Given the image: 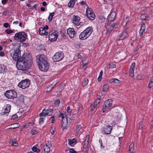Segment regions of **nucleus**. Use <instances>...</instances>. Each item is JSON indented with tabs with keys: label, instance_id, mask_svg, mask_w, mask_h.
<instances>
[{
	"label": "nucleus",
	"instance_id": "f257e3e1",
	"mask_svg": "<svg viewBox=\"0 0 153 153\" xmlns=\"http://www.w3.org/2000/svg\"><path fill=\"white\" fill-rule=\"evenodd\" d=\"M32 64V59L30 55L24 53L19 58L16 63V66L19 70H26L29 68Z\"/></svg>",
	"mask_w": 153,
	"mask_h": 153
},
{
	"label": "nucleus",
	"instance_id": "f03ea898",
	"mask_svg": "<svg viewBox=\"0 0 153 153\" xmlns=\"http://www.w3.org/2000/svg\"><path fill=\"white\" fill-rule=\"evenodd\" d=\"M93 31V28L92 27H87L80 33L79 36V39L82 40L86 39L91 35Z\"/></svg>",
	"mask_w": 153,
	"mask_h": 153
},
{
	"label": "nucleus",
	"instance_id": "7ed1b4c3",
	"mask_svg": "<svg viewBox=\"0 0 153 153\" xmlns=\"http://www.w3.org/2000/svg\"><path fill=\"white\" fill-rule=\"evenodd\" d=\"M27 37V36L24 32H20L16 33L14 36V39L19 42L25 41Z\"/></svg>",
	"mask_w": 153,
	"mask_h": 153
},
{
	"label": "nucleus",
	"instance_id": "20e7f679",
	"mask_svg": "<svg viewBox=\"0 0 153 153\" xmlns=\"http://www.w3.org/2000/svg\"><path fill=\"white\" fill-rule=\"evenodd\" d=\"M4 95L8 99H14L17 97V94L16 92L14 90L7 91L4 93Z\"/></svg>",
	"mask_w": 153,
	"mask_h": 153
},
{
	"label": "nucleus",
	"instance_id": "39448f33",
	"mask_svg": "<svg viewBox=\"0 0 153 153\" xmlns=\"http://www.w3.org/2000/svg\"><path fill=\"white\" fill-rule=\"evenodd\" d=\"M64 57V53L61 51L56 53L53 57V61L57 62L61 60Z\"/></svg>",
	"mask_w": 153,
	"mask_h": 153
},
{
	"label": "nucleus",
	"instance_id": "423d86ee",
	"mask_svg": "<svg viewBox=\"0 0 153 153\" xmlns=\"http://www.w3.org/2000/svg\"><path fill=\"white\" fill-rule=\"evenodd\" d=\"M36 61L37 64L48 62L46 56L44 54H39L36 56Z\"/></svg>",
	"mask_w": 153,
	"mask_h": 153
},
{
	"label": "nucleus",
	"instance_id": "0eeeda50",
	"mask_svg": "<svg viewBox=\"0 0 153 153\" xmlns=\"http://www.w3.org/2000/svg\"><path fill=\"white\" fill-rule=\"evenodd\" d=\"M112 100L111 99H108L105 101L102 107V111L104 112L107 109L110 108L112 103Z\"/></svg>",
	"mask_w": 153,
	"mask_h": 153
},
{
	"label": "nucleus",
	"instance_id": "6e6552de",
	"mask_svg": "<svg viewBox=\"0 0 153 153\" xmlns=\"http://www.w3.org/2000/svg\"><path fill=\"white\" fill-rule=\"evenodd\" d=\"M30 84V82L28 79H25L22 80L18 84V86L23 89L28 87Z\"/></svg>",
	"mask_w": 153,
	"mask_h": 153
},
{
	"label": "nucleus",
	"instance_id": "1a4fd4ad",
	"mask_svg": "<svg viewBox=\"0 0 153 153\" xmlns=\"http://www.w3.org/2000/svg\"><path fill=\"white\" fill-rule=\"evenodd\" d=\"M86 15L90 20H94L95 18V16L93 11L88 7L86 9Z\"/></svg>",
	"mask_w": 153,
	"mask_h": 153
},
{
	"label": "nucleus",
	"instance_id": "9d476101",
	"mask_svg": "<svg viewBox=\"0 0 153 153\" xmlns=\"http://www.w3.org/2000/svg\"><path fill=\"white\" fill-rule=\"evenodd\" d=\"M48 28L47 25L43 27H40L39 29V34L42 36H47L48 34Z\"/></svg>",
	"mask_w": 153,
	"mask_h": 153
},
{
	"label": "nucleus",
	"instance_id": "9b49d317",
	"mask_svg": "<svg viewBox=\"0 0 153 153\" xmlns=\"http://www.w3.org/2000/svg\"><path fill=\"white\" fill-rule=\"evenodd\" d=\"M37 64L39 69L42 71H46L48 69L49 65L48 62Z\"/></svg>",
	"mask_w": 153,
	"mask_h": 153
},
{
	"label": "nucleus",
	"instance_id": "f8f14e48",
	"mask_svg": "<svg viewBox=\"0 0 153 153\" xmlns=\"http://www.w3.org/2000/svg\"><path fill=\"white\" fill-rule=\"evenodd\" d=\"M21 51L19 49H16L13 54H11V56L13 60L17 62L19 59L20 56Z\"/></svg>",
	"mask_w": 153,
	"mask_h": 153
},
{
	"label": "nucleus",
	"instance_id": "ddd939ff",
	"mask_svg": "<svg viewBox=\"0 0 153 153\" xmlns=\"http://www.w3.org/2000/svg\"><path fill=\"white\" fill-rule=\"evenodd\" d=\"M58 33L56 31L49 33V35L48 36L49 40L52 42L56 41L58 36Z\"/></svg>",
	"mask_w": 153,
	"mask_h": 153
},
{
	"label": "nucleus",
	"instance_id": "4468645a",
	"mask_svg": "<svg viewBox=\"0 0 153 153\" xmlns=\"http://www.w3.org/2000/svg\"><path fill=\"white\" fill-rule=\"evenodd\" d=\"M53 110L52 109H43L42 112L39 114L40 117H45L46 116H50L52 115Z\"/></svg>",
	"mask_w": 153,
	"mask_h": 153
},
{
	"label": "nucleus",
	"instance_id": "2eb2a0df",
	"mask_svg": "<svg viewBox=\"0 0 153 153\" xmlns=\"http://www.w3.org/2000/svg\"><path fill=\"white\" fill-rule=\"evenodd\" d=\"M59 117L62 118V126H63V124L65 123V125L68 124V119L67 117V116L65 114L60 113L59 115Z\"/></svg>",
	"mask_w": 153,
	"mask_h": 153
},
{
	"label": "nucleus",
	"instance_id": "dca6fc26",
	"mask_svg": "<svg viewBox=\"0 0 153 153\" xmlns=\"http://www.w3.org/2000/svg\"><path fill=\"white\" fill-rule=\"evenodd\" d=\"M116 14L115 12L113 10H111L108 17V21H113L116 19Z\"/></svg>",
	"mask_w": 153,
	"mask_h": 153
},
{
	"label": "nucleus",
	"instance_id": "f3484780",
	"mask_svg": "<svg viewBox=\"0 0 153 153\" xmlns=\"http://www.w3.org/2000/svg\"><path fill=\"white\" fill-rule=\"evenodd\" d=\"M80 18L77 16L74 15L72 19L73 23L76 26H79L80 23L79 22Z\"/></svg>",
	"mask_w": 153,
	"mask_h": 153
},
{
	"label": "nucleus",
	"instance_id": "a211bd4d",
	"mask_svg": "<svg viewBox=\"0 0 153 153\" xmlns=\"http://www.w3.org/2000/svg\"><path fill=\"white\" fill-rule=\"evenodd\" d=\"M135 66V63L133 62L130 68L129 71V75L131 77L133 78L134 76V71Z\"/></svg>",
	"mask_w": 153,
	"mask_h": 153
},
{
	"label": "nucleus",
	"instance_id": "6ab92c4d",
	"mask_svg": "<svg viewBox=\"0 0 153 153\" xmlns=\"http://www.w3.org/2000/svg\"><path fill=\"white\" fill-rule=\"evenodd\" d=\"M112 127L110 126H107L102 128V131L105 134H109L111 133Z\"/></svg>",
	"mask_w": 153,
	"mask_h": 153
},
{
	"label": "nucleus",
	"instance_id": "aec40b11",
	"mask_svg": "<svg viewBox=\"0 0 153 153\" xmlns=\"http://www.w3.org/2000/svg\"><path fill=\"white\" fill-rule=\"evenodd\" d=\"M52 147V145L50 142L46 143V146H45L44 150L45 153H49L50 151V149Z\"/></svg>",
	"mask_w": 153,
	"mask_h": 153
},
{
	"label": "nucleus",
	"instance_id": "412c9836",
	"mask_svg": "<svg viewBox=\"0 0 153 153\" xmlns=\"http://www.w3.org/2000/svg\"><path fill=\"white\" fill-rule=\"evenodd\" d=\"M67 33L70 38H73L75 36V32L74 29L69 28L67 30Z\"/></svg>",
	"mask_w": 153,
	"mask_h": 153
},
{
	"label": "nucleus",
	"instance_id": "4be33fe9",
	"mask_svg": "<svg viewBox=\"0 0 153 153\" xmlns=\"http://www.w3.org/2000/svg\"><path fill=\"white\" fill-rule=\"evenodd\" d=\"M24 102V97L22 95H21L18 97V100H16V103L18 105H19L23 103Z\"/></svg>",
	"mask_w": 153,
	"mask_h": 153
},
{
	"label": "nucleus",
	"instance_id": "5701e85b",
	"mask_svg": "<svg viewBox=\"0 0 153 153\" xmlns=\"http://www.w3.org/2000/svg\"><path fill=\"white\" fill-rule=\"evenodd\" d=\"M128 36V34L126 31H123L120 35V40H123Z\"/></svg>",
	"mask_w": 153,
	"mask_h": 153
},
{
	"label": "nucleus",
	"instance_id": "b1692460",
	"mask_svg": "<svg viewBox=\"0 0 153 153\" xmlns=\"http://www.w3.org/2000/svg\"><path fill=\"white\" fill-rule=\"evenodd\" d=\"M145 29V24H143L141 26L140 29V30L139 33L141 36H143V33L144 32Z\"/></svg>",
	"mask_w": 153,
	"mask_h": 153
},
{
	"label": "nucleus",
	"instance_id": "393cba45",
	"mask_svg": "<svg viewBox=\"0 0 153 153\" xmlns=\"http://www.w3.org/2000/svg\"><path fill=\"white\" fill-rule=\"evenodd\" d=\"M11 106L10 105H7L5 108L4 109V111L3 112L4 114H7L9 113L10 111Z\"/></svg>",
	"mask_w": 153,
	"mask_h": 153
},
{
	"label": "nucleus",
	"instance_id": "a878e982",
	"mask_svg": "<svg viewBox=\"0 0 153 153\" xmlns=\"http://www.w3.org/2000/svg\"><path fill=\"white\" fill-rule=\"evenodd\" d=\"M76 0H71L68 4V6L69 7H73L75 4Z\"/></svg>",
	"mask_w": 153,
	"mask_h": 153
},
{
	"label": "nucleus",
	"instance_id": "bb28decb",
	"mask_svg": "<svg viewBox=\"0 0 153 153\" xmlns=\"http://www.w3.org/2000/svg\"><path fill=\"white\" fill-rule=\"evenodd\" d=\"M109 82L111 83L115 84H118L120 83V80L116 78H113L110 79L109 80Z\"/></svg>",
	"mask_w": 153,
	"mask_h": 153
},
{
	"label": "nucleus",
	"instance_id": "cd10ccee",
	"mask_svg": "<svg viewBox=\"0 0 153 153\" xmlns=\"http://www.w3.org/2000/svg\"><path fill=\"white\" fill-rule=\"evenodd\" d=\"M56 83H53L50 85L48 88H47V91L48 92H50L52 89L54 88L55 85H56Z\"/></svg>",
	"mask_w": 153,
	"mask_h": 153
},
{
	"label": "nucleus",
	"instance_id": "c85d7f7f",
	"mask_svg": "<svg viewBox=\"0 0 153 153\" xmlns=\"http://www.w3.org/2000/svg\"><path fill=\"white\" fill-rule=\"evenodd\" d=\"M134 143L133 142H131L129 146V151L130 153H132L134 149Z\"/></svg>",
	"mask_w": 153,
	"mask_h": 153
},
{
	"label": "nucleus",
	"instance_id": "c756f323",
	"mask_svg": "<svg viewBox=\"0 0 153 153\" xmlns=\"http://www.w3.org/2000/svg\"><path fill=\"white\" fill-rule=\"evenodd\" d=\"M76 142V140L75 139H72L68 140V144L69 145L72 146V145L75 143Z\"/></svg>",
	"mask_w": 153,
	"mask_h": 153
},
{
	"label": "nucleus",
	"instance_id": "7c9ffc66",
	"mask_svg": "<svg viewBox=\"0 0 153 153\" xmlns=\"http://www.w3.org/2000/svg\"><path fill=\"white\" fill-rule=\"evenodd\" d=\"M88 79L86 78H84L82 82V86H86L88 84Z\"/></svg>",
	"mask_w": 153,
	"mask_h": 153
},
{
	"label": "nucleus",
	"instance_id": "2f4dec72",
	"mask_svg": "<svg viewBox=\"0 0 153 153\" xmlns=\"http://www.w3.org/2000/svg\"><path fill=\"white\" fill-rule=\"evenodd\" d=\"M82 126L81 125H78L76 126V127L75 131L76 133L78 134L80 130L81 129Z\"/></svg>",
	"mask_w": 153,
	"mask_h": 153
},
{
	"label": "nucleus",
	"instance_id": "473e14b6",
	"mask_svg": "<svg viewBox=\"0 0 153 153\" xmlns=\"http://www.w3.org/2000/svg\"><path fill=\"white\" fill-rule=\"evenodd\" d=\"M148 16L146 14L142 15L140 16V19L143 20H146L148 19Z\"/></svg>",
	"mask_w": 153,
	"mask_h": 153
},
{
	"label": "nucleus",
	"instance_id": "72a5a7b5",
	"mask_svg": "<svg viewBox=\"0 0 153 153\" xmlns=\"http://www.w3.org/2000/svg\"><path fill=\"white\" fill-rule=\"evenodd\" d=\"M109 88L108 85L107 84L104 85L102 88V91L104 92H106Z\"/></svg>",
	"mask_w": 153,
	"mask_h": 153
},
{
	"label": "nucleus",
	"instance_id": "f704fd0d",
	"mask_svg": "<svg viewBox=\"0 0 153 153\" xmlns=\"http://www.w3.org/2000/svg\"><path fill=\"white\" fill-rule=\"evenodd\" d=\"M54 12L51 13L50 14V15L48 18V19L49 22H50L52 20V18L54 16Z\"/></svg>",
	"mask_w": 153,
	"mask_h": 153
},
{
	"label": "nucleus",
	"instance_id": "c9c22d12",
	"mask_svg": "<svg viewBox=\"0 0 153 153\" xmlns=\"http://www.w3.org/2000/svg\"><path fill=\"white\" fill-rule=\"evenodd\" d=\"M32 150L34 152H39L40 151V150L37 148L36 147L34 146L32 148Z\"/></svg>",
	"mask_w": 153,
	"mask_h": 153
},
{
	"label": "nucleus",
	"instance_id": "e433bc0d",
	"mask_svg": "<svg viewBox=\"0 0 153 153\" xmlns=\"http://www.w3.org/2000/svg\"><path fill=\"white\" fill-rule=\"evenodd\" d=\"M103 74L102 71H101L100 73V74L99 77L98 78V80L99 82H100L101 81L102 78V76Z\"/></svg>",
	"mask_w": 153,
	"mask_h": 153
},
{
	"label": "nucleus",
	"instance_id": "4c0bfd02",
	"mask_svg": "<svg viewBox=\"0 0 153 153\" xmlns=\"http://www.w3.org/2000/svg\"><path fill=\"white\" fill-rule=\"evenodd\" d=\"M101 99V97L100 96L98 97L96 100L95 101L94 103H95L96 104H98L100 102Z\"/></svg>",
	"mask_w": 153,
	"mask_h": 153
},
{
	"label": "nucleus",
	"instance_id": "58836bf2",
	"mask_svg": "<svg viewBox=\"0 0 153 153\" xmlns=\"http://www.w3.org/2000/svg\"><path fill=\"white\" fill-rule=\"evenodd\" d=\"M117 25V23L115 22L114 23H113L109 27V29L110 30H113L114 27Z\"/></svg>",
	"mask_w": 153,
	"mask_h": 153
},
{
	"label": "nucleus",
	"instance_id": "ea45409f",
	"mask_svg": "<svg viewBox=\"0 0 153 153\" xmlns=\"http://www.w3.org/2000/svg\"><path fill=\"white\" fill-rule=\"evenodd\" d=\"M108 66V68H115L116 67V65L112 63L109 64Z\"/></svg>",
	"mask_w": 153,
	"mask_h": 153
},
{
	"label": "nucleus",
	"instance_id": "a19ab883",
	"mask_svg": "<svg viewBox=\"0 0 153 153\" xmlns=\"http://www.w3.org/2000/svg\"><path fill=\"white\" fill-rule=\"evenodd\" d=\"M31 133L32 135H34L38 134V131L37 130L33 129L31 131Z\"/></svg>",
	"mask_w": 153,
	"mask_h": 153
},
{
	"label": "nucleus",
	"instance_id": "79ce46f5",
	"mask_svg": "<svg viewBox=\"0 0 153 153\" xmlns=\"http://www.w3.org/2000/svg\"><path fill=\"white\" fill-rule=\"evenodd\" d=\"M5 31L7 34H10L13 32V30H12L9 29H7L5 30Z\"/></svg>",
	"mask_w": 153,
	"mask_h": 153
},
{
	"label": "nucleus",
	"instance_id": "37998d69",
	"mask_svg": "<svg viewBox=\"0 0 153 153\" xmlns=\"http://www.w3.org/2000/svg\"><path fill=\"white\" fill-rule=\"evenodd\" d=\"M88 144H84L83 146L82 151L86 152L87 150Z\"/></svg>",
	"mask_w": 153,
	"mask_h": 153
},
{
	"label": "nucleus",
	"instance_id": "c03bdc74",
	"mask_svg": "<svg viewBox=\"0 0 153 153\" xmlns=\"http://www.w3.org/2000/svg\"><path fill=\"white\" fill-rule=\"evenodd\" d=\"M40 117V118L39 120V123L40 124H41L43 123V122L44 121V120L45 119V117Z\"/></svg>",
	"mask_w": 153,
	"mask_h": 153
},
{
	"label": "nucleus",
	"instance_id": "a18cd8bd",
	"mask_svg": "<svg viewBox=\"0 0 153 153\" xmlns=\"http://www.w3.org/2000/svg\"><path fill=\"white\" fill-rule=\"evenodd\" d=\"M4 68L5 67L4 65H0V73H2Z\"/></svg>",
	"mask_w": 153,
	"mask_h": 153
},
{
	"label": "nucleus",
	"instance_id": "49530a36",
	"mask_svg": "<svg viewBox=\"0 0 153 153\" xmlns=\"http://www.w3.org/2000/svg\"><path fill=\"white\" fill-rule=\"evenodd\" d=\"M67 112L68 113V114H69V115L70 116H71V110L70 107L69 106H68L67 107Z\"/></svg>",
	"mask_w": 153,
	"mask_h": 153
},
{
	"label": "nucleus",
	"instance_id": "de8ad7c7",
	"mask_svg": "<svg viewBox=\"0 0 153 153\" xmlns=\"http://www.w3.org/2000/svg\"><path fill=\"white\" fill-rule=\"evenodd\" d=\"M31 123L30 122H28L23 126V128H28L29 126V125L31 124Z\"/></svg>",
	"mask_w": 153,
	"mask_h": 153
},
{
	"label": "nucleus",
	"instance_id": "09e8293b",
	"mask_svg": "<svg viewBox=\"0 0 153 153\" xmlns=\"http://www.w3.org/2000/svg\"><path fill=\"white\" fill-rule=\"evenodd\" d=\"M153 86V82L149 81V84L148 88L150 89Z\"/></svg>",
	"mask_w": 153,
	"mask_h": 153
},
{
	"label": "nucleus",
	"instance_id": "8fccbe9b",
	"mask_svg": "<svg viewBox=\"0 0 153 153\" xmlns=\"http://www.w3.org/2000/svg\"><path fill=\"white\" fill-rule=\"evenodd\" d=\"M70 153H77V152L75 151L73 149L71 148L69 149Z\"/></svg>",
	"mask_w": 153,
	"mask_h": 153
},
{
	"label": "nucleus",
	"instance_id": "3c124183",
	"mask_svg": "<svg viewBox=\"0 0 153 153\" xmlns=\"http://www.w3.org/2000/svg\"><path fill=\"white\" fill-rule=\"evenodd\" d=\"M97 105L98 104H96L95 103H94V105L92 106L94 108L92 107L91 109L93 111L94 110V109H97L98 107Z\"/></svg>",
	"mask_w": 153,
	"mask_h": 153
},
{
	"label": "nucleus",
	"instance_id": "603ef678",
	"mask_svg": "<svg viewBox=\"0 0 153 153\" xmlns=\"http://www.w3.org/2000/svg\"><path fill=\"white\" fill-rule=\"evenodd\" d=\"M12 145L14 146H17L18 145V143L16 141H12Z\"/></svg>",
	"mask_w": 153,
	"mask_h": 153
},
{
	"label": "nucleus",
	"instance_id": "864d4df0",
	"mask_svg": "<svg viewBox=\"0 0 153 153\" xmlns=\"http://www.w3.org/2000/svg\"><path fill=\"white\" fill-rule=\"evenodd\" d=\"M60 103V101L59 100H57L55 101V104L57 106H58Z\"/></svg>",
	"mask_w": 153,
	"mask_h": 153
},
{
	"label": "nucleus",
	"instance_id": "5fc2aeb1",
	"mask_svg": "<svg viewBox=\"0 0 153 153\" xmlns=\"http://www.w3.org/2000/svg\"><path fill=\"white\" fill-rule=\"evenodd\" d=\"M51 123H53L55 122V117L54 116H52L51 117Z\"/></svg>",
	"mask_w": 153,
	"mask_h": 153
},
{
	"label": "nucleus",
	"instance_id": "6e6d98bb",
	"mask_svg": "<svg viewBox=\"0 0 153 153\" xmlns=\"http://www.w3.org/2000/svg\"><path fill=\"white\" fill-rule=\"evenodd\" d=\"M143 123L142 122H141L140 123V126L139 127V128L140 129H142L143 128Z\"/></svg>",
	"mask_w": 153,
	"mask_h": 153
},
{
	"label": "nucleus",
	"instance_id": "4d7b16f0",
	"mask_svg": "<svg viewBox=\"0 0 153 153\" xmlns=\"http://www.w3.org/2000/svg\"><path fill=\"white\" fill-rule=\"evenodd\" d=\"M80 4L82 5H86V6L87 5V3H86V2H85L84 1H81L80 2Z\"/></svg>",
	"mask_w": 153,
	"mask_h": 153
},
{
	"label": "nucleus",
	"instance_id": "13d9d810",
	"mask_svg": "<svg viewBox=\"0 0 153 153\" xmlns=\"http://www.w3.org/2000/svg\"><path fill=\"white\" fill-rule=\"evenodd\" d=\"M18 117V116L16 114H14L13 115L11 119H12L14 120L16 119Z\"/></svg>",
	"mask_w": 153,
	"mask_h": 153
},
{
	"label": "nucleus",
	"instance_id": "bf43d9fd",
	"mask_svg": "<svg viewBox=\"0 0 153 153\" xmlns=\"http://www.w3.org/2000/svg\"><path fill=\"white\" fill-rule=\"evenodd\" d=\"M89 135H87L86 137L85 141L87 142V144L88 143V141L89 140Z\"/></svg>",
	"mask_w": 153,
	"mask_h": 153
},
{
	"label": "nucleus",
	"instance_id": "052dcab7",
	"mask_svg": "<svg viewBox=\"0 0 153 153\" xmlns=\"http://www.w3.org/2000/svg\"><path fill=\"white\" fill-rule=\"evenodd\" d=\"M4 26L6 28L8 27H9V24L7 23H5L4 24Z\"/></svg>",
	"mask_w": 153,
	"mask_h": 153
},
{
	"label": "nucleus",
	"instance_id": "680f3d73",
	"mask_svg": "<svg viewBox=\"0 0 153 153\" xmlns=\"http://www.w3.org/2000/svg\"><path fill=\"white\" fill-rule=\"evenodd\" d=\"M115 117V119H116V120L117 121H118L120 119V118L119 117V115L117 114V116Z\"/></svg>",
	"mask_w": 153,
	"mask_h": 153
},
{
	"label": "nucleus",
	"instance_id": "e2e57ef3",
	"mask_svg": "<svg viewBox=\"0 0 153 153\" xmlns=\"http://www.w3.org/2000/svg\"><path fill=\"white\" fill-rule=\"evenodd\" d=\"M4 56V53L3 52L1 51L0 52V56Z\"/></svg>",
	"mask_w": 153,
	"mask_h": 153
},
{
	"label": "nucleus",
	"instance_id": "0e129e2a",
	"mask_svg": "<svg viewBox=\"0 0 153 153\" xmlns=\"http://www.w3.org/2000/svg\"><path fill=\"white\" fill-rule=\"evenodd\" d=\"M116 124V122L114 121H112V122L111 123V125L112 126H114Z\"/></svg>",
	"mask_w": 153,
	"mask_h": 153
},
{
	"label": "nucleus",
	"instance_id": "69168bd1",
	"mask_svg": "<svg viewBox=\"0 0 153 153\" xmlns=\"http://www.w3.org/2000/svg\"><path fill=\"white\" fill-rule=\"evenodd\" d=\"M7 0H2L1 2L2 4H4L7 2Z\"/></svg>",
	"mask_w": 153,
	"mask_h": 153
},
{
	"label": "nucleus",
	"instance_id": "338daca9",
	"mask_svg": "<svg viewBox=\"0 0 153 153\" xmlns=\"http://www.w3.org/2000/svg\"><path fill=\"white\" fill-rule=\"evenodd\" d=\"M47 4V3L45 1H44L42 3V5L43 6H45Z\"/></svg>",
	"mask_w": 153,
	"mask_h": 153
},
{
	"label": "nucleus",
	"instance_id": "774afa93",
	"mask_svg": "<svg viewBox=\"0 0 153 153\" xmlns=\"http://www.w3.org/2000/svg\"><path fill=\"white\" fill-rule=\"evenodd\" d=\"M41 10L42 11H44L45 10V9L44 7H42L40 8Z\"/></svg>",
	"mask_w": 153,
	"mask_h": 153
}]
</instances>
